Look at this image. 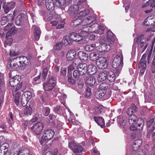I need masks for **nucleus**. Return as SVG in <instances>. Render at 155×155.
Returning a JSON list of instances; mask_svg holds the SVG:
<instances>
[{"mask_svg": "<svg viewBox=\"0 0 155 155\" xmlns=\"http://www.w3.org/2000/svg\"><path fill=\"white\" fill-rule=\"evenodd\" d=\"M30 60L24 56L18 57L11 60L8 67L13 70H15L19 67L21 70H24L30 64Z\"/></svg>", "mask_w": 155, "mask_h": 155, "instance_id": "f257e3e1", "label": "nucleus"}, {"mask_svg": "<svg viewBox=\"0 0 155 155\" xmlns=\"http://www.w3.org/2000/svg\"><path fill=\"white\" fill-rule=\"evenodd\" d=\"M88 72V67L86 64L78 63L77 69L73 72V75L75 78H79L80 76L85 75Z\"/></svg>", "mask_w": 155, "mask_h": 155, "instance_id": "f03ea898", "label": "nucleus"}, {"mask_svg": "<svg viewBox=\"0 0 155 155\" xmlns=\"http://www.w3.org/2000/svg\"><path fill=\"white\" fill-rule=\"evenodd\" d=\"M56 84V81L55 78L51 77L48 79V81L44 83L43 84V87L45 91H50L55 86Z\"/></svg>", "mask_w": 155, "mask_h": 155, "instance_id": "7ed1b4c3", "label": "nucleus"}, {"mask_svg": "<svg viewBox=\"0 0 155 155\" xmlns=\"http://www.w3.org/2000/svg\"><path fill=\"white\" fill-rule=\"evenodd\" d=\"M54 131L51 129H48L45 130L42 137L43 141H48L52 138L54 135Z\"/></svg>", "mask_w": 155, "mask_h": 155, "instance_id": "20e7f679", "label": "nucleus"}, {"mask_svg": "<svg viewBox=\"0 0 155 155\" xmlns=\"http://www.w3.org/2000/svg\"><path fill=\"white\" fill-rule=\"evenodd\" d=\"M123 64V56L121 54L120 56L117 55L115 56L114 58L112 65L114 68H116L119 67L120 65L122 66Z\"/></svg>", "mask_w": 155, "mask_h": 155, "instance_id": "39448f33", "label": "nucleus"}, {"mask_svg": "<svg viewBox=\"0 0 155 155\" xmlns=\"http://www.w3.org/2000/svg\"><path fill=\"white\" fill-rule=\"evenodd\" d=\"M108 63L106 58L101 57L96 61V65L99 68L105 69L107 67Z\"/></svg>", "mask_w": 155, "mask_h": 155, "instance_id": "423d86ee", "label": "nucleus"}, {"mask_svg": "<svg viewBox=\"0 0 155 155\" xmlns=\"http://www.w3.org/2000/svg\"><path fill=\"white\" fill-rule=\"evenodd\" d=\"M44 125L41 122H38L34 124L31 129L36 135H39L41 132Z\"/></svg>", "mask_w": 155, "mask_h": 155, "instance_id": "0eeeda50", "label": "nucleus"}, {"mask_svg": "<svg viewBox=\"0 0 155 155\" xmlns=\"http://www.w3.org/2000/svg\"><path fill=\"white\" fill-rule=\"evenodd\" d=\"M69 147L74 153H80L83 150L81 146L73 141L69 143Z\"/></svg>", "mask_w": 155, "mask_h": 155, "instance_id": "6e6552de", "label": "nucleus"}, {"mask_svg": "<svg viewBox=\"0 0 155 155\" xmlns=\"http://www.w3.org/2000/svg\"><path fill=\"white\" fill-rule=\"evenodd\" d=\"M138 123L137 124V126L135 127V124H131V125L130 127V130L131 131H134L135 130L138 129L139 130H142L143 129L144 125V120L142 119H139L137 120Z\"/></svg>", "mask_w": 155, "mask_h": 155, "instance_id": "1a4fd4ad", "label": "nucleus"}, {"mask_svg": "<svg viewBox=\"0 0 155 155\" xmlns=\"http://www.w3.org/2000/svg\"><path fill=\"white\" fill-rule=\"evenodd\" d=\"M7 143L3 144L0 146V155H10L11 152L8 149Z\"/></svg>", "mask_w": 155, "mask_h": 155, "instance_id": "9d476101", "label": "nucleus"}, {"mask_svg": "<svg viewBox=\"0 0 155 155\" xmlns=\"http://www.w3.org/2000/svg\"><path fill=\"white\" fill-rule=\"evenodd\" d=\"M18 78V76H15V77L13 78L10 79L9 81L11 87H15L17 86L16 88L17 90L21 87V84H22V82H21V83L18 85L20 82L17 78Z\"/></svg>", "mask_w": 155, "mask_h": 155, "instance_id": "9b49d317", "label": "nucleus"}, {"mask_svg": "<svg viewBox=\"0 0 155 155\" xmlns=\"http://www.w3.org/2000/svg\"><path fill=\"white\" fill-rule=\"evenodd\" d=\"M139 68L140 69V74L143 75L146 70V61L144 59H141L138 64Z\"/></svg>", "mask_w": 155, "mask_h": 155, "instance_id": "f8f14e48", "label": "nucleus"}, {"mask_svg": "<svg viewBox=\"0 0 155 155\" xmlns=\"http://www.w3.org/2000/svg\"><path fill=\"white\" fill-rule=\"evenodd\" d=\"M16 31V30L15 27H12L9 31H8L6 35V38L7 39L5 41L6 42H10V43H11L13 39L11 37L12 35L15 34Z\"/></svg>", "mask_w": 155, "mask_h": 155, "instance_id": "ddd939ff", "label": "nucleus"}, {"mask_svg": "<svg viewBox=\"0 0 155 155\" xmlns=\"http://www.w3.org/2000/svg\"><path fill=\"white\" fill-rule=\"evenodd\" d=\"M96 19L95 16L92 15L88 17L87 18L83 20V26L86 25L90 24L91 23L94 21Z\"/></svg>", "mask_w": 155, "mask_h": 155, "instance_id": "4468645a", "label": "nucleus"}, {"mask_svg": "<svg viewBox=\"0 0 155 155\" xmlns=\"http://www.w3.org/2000/svg\"><path fill=\"white\" fill-rule=\"evenodd\" d=\"M70 38L72 41H76L79 42L82 39V37L80 35L74 32H72L70 34Z\"/></svg>", "mask_w": 155, "mask_h": 155, "instance_id": "2eb2a0df", "label": "nucleus"}, {"mask_svg": "<svg viewBox=\"0 0 155 155\" xmlns=\"http://www.w3.org/2000/svg\"><path fill=\"white\" fill-rule=\"evenodd\" d=\"M76 53L74 50L71 49L69 50L66 54L67 59L68 61L72 60L75 57Z\"/></svg>", "mask_w": 155, "mask_h": 155, "instance_id": "dca6fc26", "label": "nucleus"}, {"mask_svg": "<svg viewBox=\"0 0 155 155\" xmlns=\"http://www.w3.org/2000/svg\"><path fill=\"white\" fill-rule=\"evenodd\" d=\"M115 36L110 31H109L107 32V40L111 44H113L115 40Z\"/></svg>", "mask_w": 155, "mask_h": 155, "instance_id": "f3484780", "label": "nucleus"}, {"mask_svg": "<svg viewBox=\"0 0 155 155\" xmlns=\"http://www.w3.org/2000/svg\"><path fill=\"white\" fill-rule=\"evenodd\" d=\"M91 32V30L89 27L87 26L83 28L80 33V35L82 37H86L87 36L89 33Z\"/></svg>", "mask_w": 155, "mask_h": 155, "instance_id": "a211bd4d", "label": "nucleus"}, {"mask_svg": "<svg viewBox=\"0 0 155 155\" xmlns=\"http://www.w3.org/2000/svg\"><path fill=\"white\" fill-rule=\"evenodd\" d=\"M32 29L34 31V34L35 40L37 41L40 38L41 33L39 28L35 25H34L32 27Z\"/></svg>", "mask_w": 155, "mask_h": 155, "instance_id": "6ab92c4d", "label": "nucleus"}, {"mask_svg": "<svg viewBox=\"0 0 155 155\" xmlns=\"http://www.w3.org/2000/svg\"><path fill=\"white\" fill-rule=\"evenodd\" d=\"M83 21L81 18L73 20L70 23V25L73 27H76L79 25H83Z\"/></svg>", "mask_w": 155, "mask_h": 155, "instance_id": "aec40b11", "label": "nucleus"}, {"mask_svg": "<svg viewBox=\"0 0 155 155\" xmlns=\"http://www.w3.org/2000/svg\"><path fill=\"white\" fill-rule=\"evenodd\" d=\"M57 6L58 8H61L62 10H64L65 6L69 4V2L68 0H60L55 3Z\"/></svg>", "mask_w": 155, "mask_h": 155, "instance_id": "412c9836", "label": "nucleus"}, {"mask_svg": "<svg viewBox=\"0 0 155 155\" xmlns=\"http://www.w3.org/2000/svg\"><path fill=\"white\" fill-rule=\"evenodd\" d=\"M107 72L106 71L102 70L99 74L98 80L100 81H102L105 80L107 78Z\"/></svg>", "mask_w": 155, "mask_h": 155, "instance_id": "4be33fe9", "label": "nucleus"}, {"mask_svg": "<svg viewBox=\"0 0 155 155\" xmlns=\"http://www.w3.org/2000/svg\"><path fill=\"white\" fill-rule=\"evenodd\" d=\"M79 7L77 5H74L70 7L68 11V12L70 15H72L74 14L79 10Z\"/></svg>", "mask_w": 155, "mask_h": 155, "instance_id": "5701e85b", "label": "nucleus"}, {"mask_svg": "<svg viewBox=\"0 0 155 155\" xmlns=\"http://www.w3.org/2000/svg\"><path fill=\"white\" fill-rule=\"evenodd\" d=\"M46 5L48 11L51 12L54 10V6L53 0H46Z\"/></svg>", "mask_w": 155, "mask_h": 155, "instance_id": "b1692460", "label": "nucleus"}, {"mask_svg": "<svg viewBox=\"0 0 155 155\" xmlns=\"http://www.w3.org/2000/svg\"><path fill=\"white\" fill-rule=\"evenodd\" d=\"M94 119L95 121L98 125L101 127L103 128L104 127L105 123L104 120L102 117H94Z\"/></svg>", "mask_w": 155, "mask_h": 155, "instance_id": "393cba45", "label": "nucleus"}, {"mask_svg": "<svg viewBox=\"0 0 155 155\" xmlns=\"http://www.w3.org/2000/svg\"><path fill=\"white\" fill-rule=\"evenodd\" d=\"M24 19V14L21 13L18 15L15 19V23L18 26L21 25L23 23Z\"/></svg>", "mask_w": 155, "mask_h": 155, "instance_id": "a878e982", "label": "nucleus"}, {"mask_svg": "<svg viewBox=\"0 0 155 155\" xmlns=\"http://www.w3.org/2000/svg\"><path fill=\"white\" fill-rule=\"evenodd\" d=\"M77 59H75L74 62L72 63V64L69 65L68 68V74H69V73H71V74L72 73L71 71H72L75 68L77 69L78 63L77 62Z\"/></svg>", "mask_w": 155, "mask_h": 155, "instance_id": "bb28decb", "label": "nucleus"}, {"mask_svg": "<svg viewBox=\"0 0 155 155\" xmlns=\"http://www.w3.org/2000/svg\"><path fill=\"white\" fill-rule=\"evenodd\" d=\"M73 42L72 40L70 38V37L69 36H65L62 40V41L61 43L62 44L65 45L67 46L70 44H71Z\"/></svg>", "mask_w": 155, "mask_h": 155, "instance_id": "cd10ccee", "label": "nucleus"}, {"mask_svg": "<svg viewBox=\"0 0 155 155\" xmlns=\"http://www.w3.org/2000/svg\"><path fill=\"white\" fill-rule=\"evenodd\" d=\"M96 81L95 79L91 76H89L87 77L86 79V83L90 86L94 84Z\"/></svg>", "mask_w": 155, "mask_h": 155, "instance_id": "c85d7f7f", "label": "nucleus"}, {"mask_svg": "<svg viewBox=\"0 0 155 155\" xmlns=\"http://www.w3.org/2000/svg\"><path fill=\"white\" fill-rule=\"evenodd\" d=\"M78 55L80 60L86 61L88 58V54L83 51H80L78 53Z\"/></svg>", "mask_w": 155, "mask_h": 155, "instance_id": "c756f323", "label": "nucleus"}, {"mask_svg": "<svg viewBox=\"0 0 155 155\" xmlns=\"http://www.w3.org/2000/svg\"><path fill=\"white\" fill-rule=\"evenodd\" d=\"M138 120L134 115H132L129 118V122L130 124H135L136 126H137L138 123Z\"/></svg>", "mask_w": 155, "mask_h": 155, "instance_id": "7c9ffc66", "label": "nucleus"}, {"mask_svg": "<svg viewBox=\"0 0 155 155\" xmlns=\"http://www.w3.org/2000/svg\"><path fill=\"white\" fill-rule=\"evenodd\" d=\"M97 68L95 66L91 64L88 67V72L91 75L94 74L96 72Z\"/></svg>", "mask_w": 155, "mask_h": 155, "instance_id": "2f4dec72", "label": "nucleus"}, {"mask_svg": "<svg viewBox=\"0 0 155 155\" xmlns=\"http://www.w3.org/2000/svg\"><path fill=\"white\" fill-rule=\"evenodd\" d=\"M116 78L115 74L112 71H109L107 74V79L108 80L111 82L114 81Z\"/></svg>", "mask_w": 155, "mask_h": 155, "instance_id": "473e14b6", "label": "nucleus"}, {"mask_svg": "<svg viewBox=\"0 0 155 155\" xmlns=\"http://www.w3.org/2000/svg\"><path fill=\"white\" fill-rule=\"evenodd\" d=\"M14 96V101L16 105H18L19 102V98L21 95V93L19 92H17L16 93L14 92L13 93Z\"/></svg>", "mask_w": 155, "mask_h": 155, "instance_id": "72a5a7b5", "label": "nucleus"}, {"mask_svg": "<svg viewBox=\"0 0 155 155\" xmlns=\"http://www.w3.org/2000/svg\"><path fill=\"white\" fill-rule=\"evenodd\" d=\"M110 87L109 84L107 82H104L101 83L99 86V89L102 90H105L107 89Z\"/></svg>", "mask_w": 155, "mask_h": 155, "instance_id": "f704fd0d", "label": "nucleus"}, {"mask_svg": "<svg viewBox=\"0 0 155 155\" xmlns=\"http://www.w3.org/2000/svg\"><path fill=\"white\" fill-rule=\"evenodd\" d=\"M89 13V11L88 9H86L84 10L81 11L78 14H77V16L78 18L83 17L87 15Z\"/></svg>", "mask_w": 155, "mask_h": 155, "instance_id": "c9c22d12", "label": "nucleus"}, {"mask_svg": "<svg viewBox=\"0 0 155 155\" xmlns=\"http://www.w3.org/2000/svg\"><path fill=\"white\" fill-rule=\"evenodd\" d=\"M68 79L67 81L68 83L74 85L75 83V81L74 80L72 76V74L71 73L68 74L67 76Z\"/></svg>", "mask_w": 155, "mask_h": 155, "instance_id": "e433bc0d", "label": "nucleus"}, {"mask_svg": "<svg viewBox=\"0 0 155 155\" xmlns=\"http://www.w3.org/2000/svg\"><path fill=\"white\" fill-rule=\"evenodd\" d=\"M22 96L27 99V100H30L32 97V93L28 91L25 92L22 94Z\"/></svg>", "mask_w": 155, "mask_h": 155, "instance_id": "4c0bfd02", "label": "nucleus"}, {"mask_svg": "<svg viewBox=\"0 0 155 155\" xmlns=\"http://www.w3.org/2000/svg\"><path fill=\"white\" fill-rule=\"evenodd\" d=\"M99 93L98 94L96 95L97 97L98 98L101 99L104 97L105 95L106 96L107 95V94L105 95V94L106 93V90H102L100 89L99 91Z\"/></svg>", "mask_w": 155, "mask_h": 155, "instance_id": "58836bf2", "label": "nucleus"}, {"mask_svg": "<svg viewBox=\"0 0 155 155\" xmlns=\"http://www.w3.org/2000/svg\"><path fill=\"white\" fill-rule=\"evenodd\" d=\"M100 27V26L97 23H95L93 25H92L91 27H89V28L90 29L91 28H92V30H91V32H94L96 33V32L98 29Z\"/></svg>", "mask_w": 155, "mask_h": 155, "instance_id": "ea45409f", "label": "nucleus"}, {"mask_svg": "<svg viewBox=\"0 0 155 155\" xmlns=\"http://www.w3.org/2000/svg\"><path fill=\"white\" fill-rule=\"evenodd\" d=\"M148 44L146 41H141L140 45V47L141 49L142 52H143L146 49Z\"/></svg>", "mask_w": 155, "mask_h": 155, "instance_id": "a19ab883", "label": "nucleus"}, {"mask_svg": "<svg viewBox=\"0 0 155 155\" xmlns=\"http://www.w3.org/2000/svg\"><path fill=\"white\" fill-rule=\"evenodd\" d=\"M32 112V108L30 106L26 107L24 110V113L25 115H31Z\"/></svg>", "mask_w": 155, "mask_h": 155, "instance_id": "79ce46f5", "label": "nucleus"}, {"mask_svg": "<svg viewBox=\"0 0 155 155\" xmlns=\"http://www.w3.org/2000/svg\"><path fill=\"white\" fill-rule=\"evenodd\" d=\"M95 46L96 45L95 44L88 45L85 47L84 49L87 51H91L94 49V48Z\"/></svg>", "mask_w": 155, "mask_h": 155, "instance_id": "37998d69", "label": "nucleus"}, {"mask_svg": "<svg viewBox=\"0 0 155 155\" xmlns=\"http://www.w3.org/2000/svg\"><path fill=\"white\" fill-rule=\"evenodd\" d=\"M150 6V7L153 8L155 7V0H149L145 4L144 6Z\"/></svg>", "mask_w": 155, "mask_h": 155, "instance_id": "c03bdc74", "label": "nucleus"}, {"mask_svg": "<svg viewBox=\"0 0 155 155\" xmlns=\"http://www.w3.org/2000/svg\"><path fill=\"white\" fill-rule=\"evenodd\" d=\"M18 152L21 154V155H29V150L27 148H24L20 150Z\"/></svg>", "mask_w": 155, "mask_h": 155, "instance_id": "a18cd8bd", "label": "nucleus"}, {"mask_svg": "<svg viewBox=\"0 0 155 155\" xmlns=\"http://www.w3.org/2000/svg\"><path fill=\"white\" fill-rule=\"evenodd\" d=\"M98 57V54L95 53H91L90 54V58L93 61L97 60Z\"/></svg>", "mask_w": 155, "mask_h": 155, "instance_id": "49530a36", "label": "nucleus"}, {"mask_svg": "<svg viewBox=\"0 0 155 155\" xmlns=\"http://www.w3.org/2000/svg\"><path fill=\"white\" fill-rule=\"evenodd\" d=\"M77 78V81L78 87L80 88H82L84 85V83L83 79L81 78L80 77Z\"/></svg>", "mask_w": 155, "mask_h": 155, "instance_id": "de8ad7c7", "label": "nucleus"}, {"mask_svg": "<svg viewBox=\"0 0 155 155\" xmlns=\"http://www.w3.org/2000/svg\"><path fill=\"white\" fill-rule=\"evenodd\" d=\"M62 44L61 42L57 43L54 46V49L55 50H60L62 48Z\"/></svg>", "mask_w": 155, "mask_h": 155, "instance_id": "09e8293b", "label": "nucleus"}, {"mask_svg": "<svg viewBox=\"0 0 155 155\" xmlns=\"http://www.w3.org/2000/svg\"><path fill=\"white\" fill-rule=\"evenodd\" d=\"M104 47L102 46V44L100 45L99 46L96 47V49L97 51L99 53L103 54L104 53V50L103 48Z\"/></svg>", "mask_w": 155, "mask_h": 155, "instance_id": "8fccbe9b", "label": "nucleus"}, {"mask_svg": "<svg viewBox=\"0 0 155 155\" xmlns=\"http://www.w3.org/2000/svg\"><path fill=\"white\" fill-rule=\"evenodd\" d=\"M102 46L104 47V50L105 51H108L110 50L111 48V46L108 44H107L105 43H103L102 44Z\"/></svg>", "mask_w": 155, "mask_h": 155, "instance_id": "3c124183", "label": "nucleus"}, {"mask_svg": "<svg viewBox=\"0 0 155 155\" xmlns=\"http://www.w3.org/2000/svg\"><path fill=\"white\" fill-rule=\"evenodd\" d=\"M144 37L143 35H140L138 36L136 39V42L137 43L141 42V41H143L144 40Z\"/></svg>", "mask_w": 155, "mask_h": 155, "instance_id": "603ef678", "label": "nucleus"}, {"mask_svg": "<svg viewBox=\"0 0 155 155\" xmlns=\"http://www.w3.org/2000/svg\"><path fill=\"white\" fill-rule=\"evenodd\" d=\"M15 3L14 2H8L6 5L10 9H13L15 6Z\"/></svg>", "mask_w": 155, "mask_h": 155, "instance_id": "864d4df0", "label": "nucleus"}, {"mask_svg": "<svg viewBox=\"0 0 155 155\" xmlns=\"http://www.w3.org/2000/svg\"><path fill=\"white\" fill-rule=\"evenodd\" d=\"M105 29L104 27L103 26L101 25L99 28L98 30L97 31L96 33L99 34L100 35L102 34L104 32Z\"/></svg>", "mask_w": 155, "mask_h": 155, "instance_id": "5fc2aeb1", "label": "nucleus"}, {"mask_svg": "<svg viewBox=\"0 0 155 155\" xmlns=\"http://www.w3.org/2000/svg\"><path fill=\"white\" fill-rule=\"evenodd\" d=\"M48 69L47 68H45L42 71V76L43 78L45 80L48 74Z\"/></svg>", "mask_w": 155, "mask_h": 155, "instance_id": "6e6d98bb", "label": "nucleus"}, {"mask_svg": "<svg viewBox=\"0 0 155 155\" xmlns=\"http://www.w3.org/2000/svg\"><path fill=\"white\" fill-rule=\"evenodd\" d=\"M142 143V141L141 140L137 139L135 140L133 143V145L138 147H140Z\"/></svg>", "mask_w": 155, "mask_h": 155, "instance_id": "4d7b16f0", "label": "nucleus"}, {"mask_svg": "<svg viewBox=\"0 0 155 155\" xmlns=\"http://www.w3.org/2000/svg\"><path fill=\"white\" fill-rule=\"evenodd\" d=\"M152 72L153 73H155V54L154 56L151 66Z\"/></svg>", "mask_w": 155, "mask_h": 155, "instance_id": "13d9d810", "label": "nucleus"}, {"mask_svg": "<svg viewBox=\"0 0 155 155\" xmlns=\"http://www.w3.org/2000/svg\"><path fill=\"white\" fill-rule=\"evenodd\" d=\"M29 101V100H27L26 98L22 96L21 102L22 105L23 106L25 107V106L27 104L28 101Z\"/></svg>", "mask_w": 155, "mask_h": 155, "instance_id": "bf43d9fd", "label": "nucleus"}, {"mask_svg": "<svg viewBox=\"0 0 155 155\" xmlns=\"http://www.w3.org/2000/svg\"><path fill=\"white\" fill-rule=\"evenodd\" d=\"M155 129V122L154 124L153 125V127L152 128V129L148 131L147 133V138H149L150 137V135L153 131Z\"/></svg>", "mask_w": 155, "mask_h": 155, "instance_id": "052dcab7", "label": "nucleus"}, {"mask_svg": "<svg viewBox=\"0 0 155 155\" xmlns=\"http://www.w3.org/2000/svg\"><path fill=\"white\" fill-rule=\"evenodd\" d=\"M6 17L7 18V20L8 21L12 22L14 20V17L12 14H8Z\"/></svg>", "mask_w": 155, "mask_h": 155, "instance_id": "680f3d73", "label": "nucleus"}, {"mask_svg": "<svg viewBox=\"0 0 155 155\" xmlns=\"http://www.w3.org/2000/svg\"><path fill=\"white\" fill-rule=\"evenodd\" d=\"M56 20H57L56 21H53L51 22V24L52 26H56L58 22V21H61V18L60 17H59Z\"/></svg>", "mask_w": 155, "mask_h": 155, "instance_id": "e2e57ef3", "label": "nucleus"}, {"mask_svg": "<svg viewBox=\"0 0 155 155\" xmlns=\"http://www.w3.org/2000/svg\"><path fill=\"white\" fill-rule=\"evenodd\" d=\"M13 24L11 22L10 23H9L8 25H7L5 28V30H7L9 31L10 30H11V29L12 27H15L14 26H12Z\"/></svg>", "mask_w": 155, "mask_h": 155, "instance_id": "0e129e2a", "label": "nucleus"}, {"mask_svg": "<svg viewBox=\"0 0 155 155\" xmlns=\"http://www.w3.org/2000/svg\"><path fill=\"white\" fill-rule=\"evenodd\" d=\"M2 7L4 9L5 12L6 14L11 10L9 8H8V6H7L5 4H3Z\"/></svg>", "mask_w": 155, "mask_h": 155, "instance_id": "69168bd1", "label": "nucleus"}, {"mask_svg": "<svg viewBox=\"0 0 155 155\" xmlns=\"http://www.w3.org/2000/svg\"><path fill=\"white\" fill-rule=\"evenodd\" d=\"M7 21H8L7 20V18L6 17H3L1 21V25H4L7 23Z\"/></svg>", "mask_w": 155, "mask_h": 155, "instance_id": "338daca9", "label": "nucleus"}, {"mask_svg": "<svg viewBox=\"0 0 155 155\" xmlns=\"http://www.w3.org/2000/svg\"><path fill=\"white\" fill-rule=\"evenodd\" d=\"M62 107V106L57 105L54 107V110L56 113L58 114L59 113V111L61 110V107Z\"/></svg>", "mask_w": 155, "mask_h": 155, "instance_id": "774afa93", "label": "nucleus"}]
</instances>
